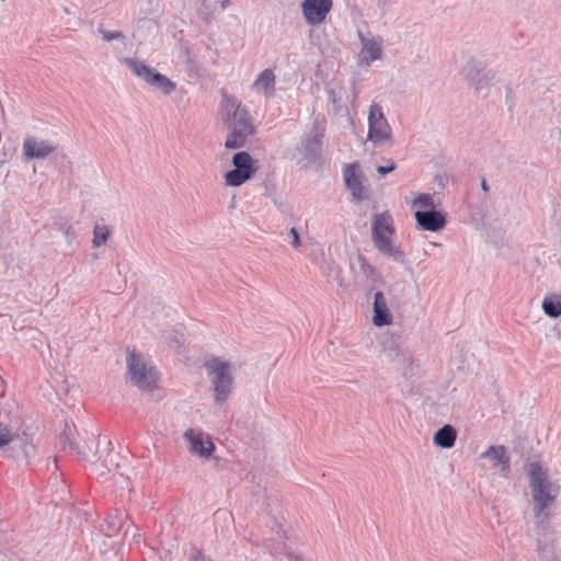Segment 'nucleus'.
<instances>
[{"instance_id": "14", "label": "nucleus", "mask_w": 561, "mask_h": 561, "mask_svg": "<svg viewBox=\"0 0 561 561\" xmlns=\"http://www.w3.org/2000/svg\"><path fill=\"white\" fill-rule=\"evenodd\" d=\"M414 217L417 228L424 231L437 232L447 224L445 214L437 209L415 210Z\"/></svg>"}, {"instance_id": "13", "label": "nucleus", "mask_w": 561, "mask_h": 561, "mask_svg": "<svg viewBox=\"0 0 561 561\" xmlns=\"http://www.w3.org/2000/svg\"><path fill=\"white\" fill-rule=\"evenodd\" d=\"M343 176L346 187L351 191L354 201L362 202L367 198V188L364 185V174L357 163L344 168Z\"/></svg>"}, {"instance_id": "12", "label": "nucleus", "mask_w": 561, "mask_h": 561, "mask_svg": "<svg viewBox=\"0 0 561 561\" xmlns=\"http://www.w3.org/2000/svg\"><path fill=\"white\" fill-rule=\"evenodd\" d=\"M332 5V0H304L301 11L306 22L314 26L321 24L327 19Z\"/></svg>"}, {"instance_id": "3", "label": "nucleus", "mask_w": 561, "mask_h": 561, "mask_svg": "<svg viewBox=\"0 0 561 561\" xmlns=\"http://www.w3.org/2000/svg\"><path fill=\"white\" fill-rule=\"evenodd\" d=\"M396 227L388 211L375 214L371 220V240L375 248L385 256L397 263L405 262L404 251L396 244Z\"/></svg>"}, {"instance_id": "22", "label": "nucleus", "mask_w": 561, "mask_h": 561, "mask_svg": "<svg viewBox=\"0 0 561 561\" xmlns=\"http://www.w3.org/2000/svg\"><path fill=\"white\" fill-rule=\"evenodd\" d=\"M437 205L435 194L431 193H421L411 202V208L415 210L436 209Z\"/></svg>"}, {"instance_id": "29", "label": "nucleus", "mask_w": 561, "mask_h": 561, "mask_svg": "<svg viewBox=\"0 0 561 561\" xmlns=\"http://www.w3.org/2000/svg\"><path fill=\"white\" fill-rule=\"evenodd\" d=\"M64 234H65L66 238H68L70 240L75 237V233H73L72 228L70 226H68V227H66L64 229Z\"/></svg>"}, {"instance_id": "35", "label": "nucleus", "mask_w": 561, "mask_h": 561, "mask_svg": "<svg viewBox=\"0 0 561 561\" xmlns=\"http://www.w3.org/2000/svg\"><path fill=\"white\" fill-rule=\"evenodd\" d=\"M405 356V354H403ZM411 359V356L409 354H407V360H410Z\"/></svg>"}, {"instance_id": "17", "label": "nucleus", "mask_w": 561, "mask_h": 561, "mask_svg": "<svg viewBox=\"0 0 561 561\" xmlns=\"http://www.w3.org/2000/svg\"><path fill=\"white\" fill-rule=\"evenodd\" d=\"M373 323L375 327L381 328L392 324L393 317L388 307V301L382 291H376L373 302Z\"/></svg>"}, {"instance_id": "6", "label": "nucleus", "mask_w": 561, "mask_h": 561, "mask_svg": "<svg viewBox=\"0 0 561 561\" xmlns=\"http://www.w3.org/2000/svg\"><path fill=\"white\" fill-rule=\"evenodd\" d=\"M367 125V141L371 142L374 147L382 148L393 146V130L380 103L374 101L369 105Z\"/></svg>"}, {"instance_id": "10", "label": "nucleus", "mask_w": 561, "mask_h": 561, "mask_svg": "<svg viewBox=\"0 0 561 561\" xmlns=\"http://www.w3.org/2000/svg\"><path fill=\"white\" fill-rule=\"evenodd\" d=\"M358 38L362 48L358 53V64L360 66L369 67L374 61L383 58V41L379 36L371 33L364 34L358 32Z\"/></svg>"}, {"instance_id": "1", "label": "nucleus", "mask_w": 561, "mask_h": 561, "mask_svg": "<svg viewBox=\"0 0 561 561\" xmlns=\"http://www.w3.org/2000/svg\"><path fill=\"white\" fill-rule=\"evenodd\" d=\"M219 114L228 129L225 140L227 149H239L245 146L255 131L250 111L234 96L224 94L219 104Z\"/></svg>"}, {"instance_id": "7", "label": "nucleus", "mask_w": 561, "mask_h": 561, "mask_svg": "<svg viewBox=\"0 0 561 561\" xmlns=\"http://www.w3.org/2000/svg\"><path fill=\"white\" fill-rule=\"evenodd\" d=\"M121 61L126 65L134 76L142 79L148 85L164 95L171 94L176 89V83L167 76L158 72L144 61L136 58H122Z\"/></svg>"}, {"instance_id": "18", "label": "nucleus", "mask_w": 561, "mask_h": 561, "mask_svg": "<svg viewBox=\"0 0 561 561\" xmlns=\"http://www.w3.org/2000/svg\"><path fill=\"white\" fill-rule=\"evenodd\" d=\"M55 147L47 140H38L35 137H27L23 142V154L26 159H45Z\"/></svg>"}, {"instance_id": "27", "label": "nucleus", "mask_w": 561, "mask_h": 561, "mask_svg": "<svg viewBox=\"0 0 561 561\" xmlns=\"http://www.w3.org/2000/svg\"><path fill=\"white\" fill-rule=\"evenodd\" d=\"M394 169H396V163L393 161H390L389 165H387V167H382V165L378 167L377 172L381 175H385V174L393 171Z\"/></svg>"}, {"instance_id": "26", "label": "nucleus", "mask_w": 561, "mask_h": 561, "mask_svg": "<svg viewBox=\"0 0 561 561\" xmlns=\"http://www.w3.org/2000/svg\"><path fill=\"white\" fill-rule=\"evenodd\" d=\"M99 33L101 34L102 38L105 42H111L114 39H119V41L125 39V35L121 31H107V30L100 28Z\"/></svg>"}, {"instance_id": "16", "label": "nucleus", "mask_w": 561, "mask_h": 561, "mask_svg": "<svg viewBox=\"0 0 561 561\" xmlns=\"http://www.w3.org/2000/svg\"><path fill=\"white\" fill-rule=\"evenodd\" d=\"M251 90L265 99L273 98L276 91V76L274 70L267 68L261 71L251 84Z\"/></svg>"}, {"instance_id": "23", "label": "nucleus", "mask_w": 561, "mask_h": 561, "mask_svg": "<svg viewBox=\"0 0 561 561\" xmlns=\"http://www.w3.org/2000/svg\"><path fill=\"white\" fill-rule=\"evenodd\" d=\"M545 313L551 318L561 316V295H550L545 297L542 301Z\"/></svg>"}, {"instance_id": "30", "label": "nucleus", "mask_w": 561, "mask_h": 561, "mask_svg": "<svg viewBox=\"0 0 561 561\" xmlns=\"http://www.w3.org/2000/svg\"><path fill=\"white\" fill-rule=\"evenodd\" d=\"M194 559H195V561H206L205 557L202 554L201 551H196Z\"/></svg>"}, {"instance_id": "33", "label": "nucleus", "mask_w": 561, "mask_h": 561, "mask_svg": "<svg viewBox=\"0 0 561 561\" xmlns=\"http://www.w3.org/2000/svg\"><path fill=\"white\" fill-rule=\"evenodd\" d=\"M272 553L275 554V556H278V554L283 553V549L272 550Z\"/></svg>"}, {"instance_id": "24", "label": "nucleus", "mask_w": 561, "mask_h": 561, "mask_svg": "<svg viewBox=\"0 0 561 561\" xmlns=\"http://www.w3.org/2000/svg\"><path fill=\"white\" fill-rule=\"evenodd\" d=\"M358 261L360 265V271L365 277H367L374 283L381 280V275L379 271L374 265H371L365 256H359Z\"/></svg>"}, {"instance_id": "2", "label": "nucleus", "mask_w": 561, "mask_h": 561, "mask_svg": "<svg viewBox=\"0 0 561 561\" xmlns=\"http://www.w3.org/2000/svg\"><path fill=\"white\" fill-rule=\"evenodd\" d=\"M528 477L534 516L540 523H545L549 519L550 508L560 494V485L549 478L548 469L538 461L529 463Z\"/></svg>"}, {"instance_id": "5", "label": "nucleus", "mask_w": 561, "mask_h": 561, "mask_svg": "<svg viewBox=\"0 0 561 561\" xmlns=\"http://www.w3.org/2000/svg\"><path fill=\"white\" fill-rule=\"evenodd\" d=\"M128 380L144 391H151L158 381L156 367L142 354L129 351L126 357Z\"/></svg>"}, {"instance_id": "9", "label": "nucleus", "mask_w": 561, "mask_h": 561, "mask_svg": "<svg viewBox=\"0 0 561 561\" xmlns=\"http://www.w3.org/2000/svg\"><path fill=\"white\" fill-rule=\"evenodd\" d=\"M183 438L187 443L188 451L192 455L206 460L213 457L216 447L208 433L202 430L187 428L183 434Z\"/></svg>"}, {"instance_id": "34", "label": "nucleus", "mask_w": 561, "mask_h": 561, "mask_svg": "<svg viewBox=\"0 0 561 561\" xmlns=\"http://www.w3.org/2000/svg\"><path fill=\"white\" fill-rule=\"evenodd\" d=\"M228 4H229V0H225V1H222V3H221V8H222V9H225V8H227V7H228Z\"/></svg>"}, {"instance_id": "20", "label": "nucleus", "mask_w": 561, "mask_h": 561, "mask_svg": "<svg viewBox=\"0 0 561 561\" xmlns=\"http://www.w3.org/2000/svg\"><path fill=\"white\" fill-rule=\"evenodd\" d=\"M457 439V431L454 426L447 424L439 428L434 437L433 442L436 446L442 448H451L454 447Z\"/></svg>"}, {"instance_id": "32", "label": "nucleus", "mask_w": 561, "mask_h": 561, "mask_svg": "<svg viewBox=\"0 0 561 561\" xmlns=\"http://www.w3.org/2000/svg\"><path fill=\"white\" fill-rule=\"evenodd\" d=\"M286 556L291 559V558H295L297 561H301V559L299 557H295L294 553L291 552H286Z\"/></svg>"}, {"instance_id": "11", "label": "nucleus", "mask_w": 561, "mask_h": 561, "mask_svg": "<svg viewBox=\"0 0 561 561\" xmlns=\"http://www.w3.org/2000/svg\"><path fill=\"white\" fill-rule=\"evenodd\" d=\"M323 130L313 129L306 134L297 146L298 152L307 163H316L322 154Z\"/></svg>"}, {"instance_id": "19", "label": "nucleus", "mask_w": 561, "mask_h": 561, "mask_svg": "<svg viewBox=\"0 0 561 561\" xmlns=\"http://www.w3.org/2000/svg\"><path fill=\"white\" fill-rule=\"evenodd\" d=\"M480 457L491 459L493 461V468L499 469L504 477H507L510 472V457L504 446H490Z\"/></svg>"}, {"instance_id": "15", "label": "nucleus", "mask_w": 561, "mask_h": 561, "mask_svg": "<svg viewBox=\"0 0 561 561\" xmlns=\"http://www.w3.org/2000/svg\"><path fill=\"white\" fill-rule=\"evenodd\" d=\"M462 72L476 90L488 88L494 79V73L486 70L481 62L476 60L468 62Z\"/></svg>"}, {"instance_id": "31", "label": "nucleus", "mask_w": 561, "mask_h": 561, "mask_svg": "<svg viewBox=\"0 0 561 561\" xmlns=\"http://www.w3.org/2000/svg\"><path fill=\"white\" fill-rule=\"evenodd\" d=\"M481 186H482V190H483L484 192H488V191H489V185H488V183H486V181H485V180H483V181H482Z\"/></svg>"}, {"instance_id": "8", "label": "nucleus", "mask_w": 561, "mask_h": 561, "mask_svg": "<svg viewBox=\"0 0 561 561\" xmlns=\"http://www.w3.org/2000/svg\"><path fill=\"white\" fill-rule=\"evenodd\" d=\"M233 169L225 174L227 186L238 187L251 180L257 171L256 161L247 151H239L232 157Z\"/></svg>"}, {"instance_id": "21", "label": "nucleus", "mask_w": 561, "mask_h": 561, "mask_svg": "<svg viewBox=\"0 0 561 561\" xmlns=\"http://www.w3.org/2000/svg\"><path fill=\"white\" fill-rule=\"evenodd\" d=\"M113 233V228L105 224H95L93 227L92 248L105 245Z\"/></svg>"}, {"instance_id": "28", "label": "nucleus", "mask_w": 561, "mask_h": 561, "mask_svg": "<svg viewBox=\"0 0 561 561\" xmlns=\"http://www.w3.org/2000/svg\"><path fill=\"white\" fill-rule=\"evenodd\" d=\"M290 234L293 236L291 245L294 248H298L300 245V239L297 230L295 228L290 229Z\"/></svg>"}, {"instance_id": "25", "label": "nucleus", "mask_w": 561, "mask_h": 561, "mask_svg": "<svg viewBox=\"0 0 561 561\" xmlns=\"http://www.w3.org/2000/svg\"><path fill=\"white\" fill-rule=\"evenodd\" d=\"M15 436V432H13L8 425L0 423V448L9 445Z\"/></svg>"}, {"instance_id": "4", "label": "nucleus", "mask_w": 561, "mask_h": 561, "mask_svg": "<svg viewBox=\"0 0 561 561\" xmlns=\"http://www.w3.org/2000/svg\"><path fill=\"white\" fill-rule=\"evenodd\" d=\"M204 366L214 390L215 403H225L233 389L231 364L222 358L214 357L208 359Z\"/></svg>"}]
</instances>
